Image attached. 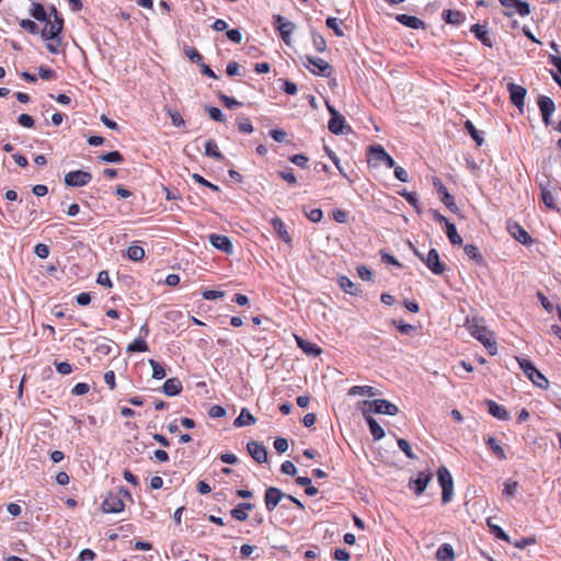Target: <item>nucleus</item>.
Instances as JSON below:
<instances>
[{
	"label": "nucleus",
	"instance_id": "f257e3e1",
	"mask_svg": "<svg viewBox=\"0 0 561 561\" xmlns=\"http://www.w3.org/2000/svg\"><path fill=\"white\" fill-rule=\"evenodd\" d=\"M466 328L468 332L483 344L490 355L497 353V343L493 339L492 333L484 325V319L480 317L467 318Z\"/></svg>",
	"mask_w": 561,
	"mask_h": 561
},
{
	"label": "nucleus",
	"instance_id": "f03ea898",
	"mask_svg": "<svg viewBox=\"0 0 561 561\" xmlns=\"http://www.w3.org/2000/svg\"><path fill=\"white\" fill-rule=\"evenodd\" d=\"M124 499L131 501L130 492L122 486L118 492H110L102 503V510L105 513H121L125 508Z\"/></svg>",
	"mask_w": 561,
	"mask_h": 561
},
{
	"label": "nucleus",
	"instance_id": "7ed1b4c3",
	"mask_svg": "<svg viewBox=\"0 0 561 561\" xmlns=\"http://www.w3.org/2000/svg\"><path fill=\"white\" fill-rule=\"evenodd\" d=\"M51 13L54 14V20L47 18V23L41 33L42 38L45 41H55L56 37H60L64 28V20L55 8L51 9Z\"/></svg>",
	"mask_w": 561,
	"mask_h": 561
},
{
	"label": "nucleus",
	"instance_id": "20e7f679",
	"mask_svg": "<svg viewBox=\"0 0 561 561\" xmlns=\"http://www.w3.org/2000/svg\"><path fill=\"white\" fill-rule=\"evenodd\" d=\"M438 483L442 488V502L447 504L451 501L454 494V480L446 467H439L437 470Z\"/></svg>",
	"mask_w": 561,
	"mask_h": 561
},
{
	"label": "nucleus",
	"instance_id": "39448f33",
	"mask_svg": "<svg viewBox=\"0 0 561 561\" xmlns=\"http://www.w3.org/2000/svg\"><path fill=\"white\" fill-rule=\"evenodd\" d=\"M518 364L522 370L525 373V375L534 382V385L541 389L548 388V379L540 371L537 370V368L529 359H518Z\"/></svg>",
	"mask_w": 561,
	"mask_h": 561
},
{
	"label": "nucleus",
	"instance_id": "423d86ee",
	"mask_svg": "<svg viewBox=\"0 0 561 561\" xmlns=\"http://www.w3.org/2000/svg\"><path fill=\"white\" fill-rule=\"evenodd\" d=\"M505 8L504 15L507 18L518 14L519 16H527L530 13L529 4L522 0H499Z\"/></svg>",
	"mask_w": 561,
	"mask_h": 561
},
{
	"label": "nucleus",
	"instance_id": "0eeeda50",
	"mask_svg": "<svg viewBox=\"0 0 561 561\" xmlns=\"http://www.w3.org/2000/svg\"><path fill=\"white\" fill-rule=\"evenodd\" d=\"M416 256L422 260L425 265L431 270V272L435 275H442L446 266L440 261L439 253L436 249H431L427 253V256L424 257L421 253L415 251Z\"/></svg>",
	"mask_w": 561,
	"mask_h": 561
},
{
	"label": "nucleus",
	"instance_id": "6e6552de",
	"mask_svg": "<svg viewBox=\"0 0 561 561\" xmlns=\"http://www.w3.org/2000/svg\"><path fill=\"white\" fill-rule=\"evenodd\" d=\"M365 405H369V409H366L367 413L396 415L399 412L398 407L386 399L365 401Z\"/></svg>",
	"mask_w": 561,
	"mask_h": 561
},
{
	"label": "nucleus",
	"instance_id": "1a4fd4ad",
	"mask_svg": "<svg viewBox=\"0 0 561 561\" xmlns=\"http://www.w3.org/2000/svg\"><path fill=\"white\" fill-rule=\"evenodd\" d=\"M92 180V174L88 171L76 170L65 175V184L71 187H81L88 185Z\"/></svg>",
	"mask_w": 561,
	"mask_h": 561
},
{
	"label": "nucleus",
	"instance_id": "9d476101",
	"mask_svg": "<svg viewBox=\"0 0 561 561\" xmlns=\"http://www.w3.org/2000/svg\"><path fill=\"white\" fill-rule=\"evenodd\" d=\"M307 64L305 65L313 75L329 77L332 73L331 65L321 58L306 56Z\"/></svg>",
	"mask_w": 561,
	"mask_h": 561
},
{
	"label": "nucleus",
	"instance_id": "9b49d317",
	"mask_svg": "<svg viewBox=\"0 0 561 561\" xmlns=\"http://www.w3.org/2000/svg\"><path fill=\"white\" fill-rule=\"evenodd\" d=\"M274 26L286 45H290V35L295 30V24L282 15H274Z\"/></svg>",
	"mask_w": 561,
	"mask_h": 561
},
{
	"label": "nucleus",
	"instance_id": "f8f14e48",
	"mask_svg": "<svg viewBox=\"0 0 561 561\" xmlns=\"http://www.w3.org/2000/svg\"><path fill=\"white\" fill-rule=\"evenodd\" d=\"M328 111L331 115L328 128L332 134L340 135L344 134L345 128V119L340 113L330 104H327Z\"/></svg>",
	"mask_w": 561,
	"mask_h": 561
},
{
	"label": "nucleus",
	"instance_id": "ddd939ff",
	"mask_svg": "<svg viewBox=\"0 0 561 561\" xmlns=\"http://www.w3.org/2000/svg\"><path fill=\"white\" fill-rule=\"evenodd\" d=\"M537 104L540 110L543 124L549 126L551 124V115L556 111L553 100L549 96L540 95L538 98Z\"/></svg>",
	"mask_w": 561,
	"mask_h": 561
},
{
	"label": "nucleus",
	"instance_id": "4468645a",
	"mask_svg": "<svg viewBox=\"0 0 561 561\" xmlns=\"http://www.w3.org/2000/svg\"><path fill=\"white\" fill-rule=\"evenodd\" d=\"M286 494L278 488L270 486L264 494L266 510L273 512Z\"/></svg>",
	"mask_w": 561,
	"mask_h": 561
},
{
	"label": "nucleus",
	"instance_id": "2eb2a0df",
	"mask_svg": "<svg viewBox=\"0 0 561 561\" xmlns=\"http://www.w3.org/2000/svg\"><path fill=\"white\" fill-rule=\"evenodd\" d=\"M432 479L433 474L431 472L422 471L419 472L415 479H410L409 486L414 491V494L419 496L424 493Z\"/></svg>",
	"mask_w": 561,
	"mask_h": 561
},
{
	"label": "nucleus",
	"instance_id": "dca6fc26",
	"mask_svg": "<svg viewBox=\"0 0 561 561\" xmlns=\"http://www.w3.org/2000/svg\"><path fill=\"white\" fill-rule=\"evenodd\" d=\"M507 230L522 244L531 245L534 243L533 238L518 222H508Z\"/></svg>",
	"mask_w": 561,
	"mask_h": 561
},
{
	"label": "nucleus",
	"instance_id": "f3484780",
	"mask_svg": "<svg viewBox=\"0 0 561 561\" xmlns=\"http://www.w3.org/2000/svg\"><path fill=\"white\" fill-rule=\"evenodd\" d=\"M247 449L251 457L259 463H265L267 461V450L265 446L259 442L252 440L248 443Z\"/></svg>",
	"mask_w": 561,
	"mask_h": 561
},
{
	"label": "nucleus",
	"instance_id": "a211bd4d",
	"mask_svg": "<svg viewBox=\"0 0 561 561\" xmlns=\"http://www.w3.org/2000/svg\"><path fill=\"white\" fill-rule=\"evenodd\" d=\"M507 90L510 92L511 102L518 108H522L527 93L526 89L515 83H508Z\"/></svg>",
	"mask_w": 561,
	"mask_h": 561
},
{
	"label": "nucleus",
	"instance_id": "6ab92c4d",
	"mask_svg": "<svg viewBox=\"0 0 561 561\" xmlns=\"http://www.w3.org/2000/svg\"><path fill=\"white\" fill-rule=\"evenodd\" d=\"M370 156L374 160L383 162L387 168H393L396 162L392 157L383 149L382 146H371L369 148Z\"/></svg>",
	"mask_w": 561,
	"mask_h": 561
},
{
	"label": "nucleus",
	"instance_id": "aec40b11",
	"mask_svg": "<svg viewBox=\"0 0 561 561\" xmlns=\"http://www.w3.org/2000/svg\"><path fill=\"white\" fill-rule=\"evenodd\" d=\"M437 193L440 195L442 203L449 209H454L456 207L454 196L448 192L447 187L443 184V182L435 178L433 182Z\"/></svg>",
	"mask_w": 561,
	"mask_h": 561
},
{
	"label": "nucleus",
	"instance_id": "412c9836",
	"mask_svg": "<svg viewBox=\"0 0 561 561\" xmlns=\"http://www.w3.org/2000/svg\"><path fill=\"white\" fill-rule=\"evenodd\" d=\"M209 241L213 247L225 253L232 252L233 247L230 239L227 236L214 233L209 236Z\"/></svg>",
	"mask_w": 561,
	"mask_h": 561
},
{
	"label": "nucleus",
	"instance_id": "4be33fe9",
	"mask_svg": "<svg viewBox=\"0 0 561 561\" xmlns=\"http://www.w3.org/2000/svg\"><path fill=\"white\" fill-rule=\"evenodd\" d=\"M271 224L274 230L277 232L278 237L288 245H291L293 239L290 233L288 232L284 221L279 217H274L271 220Z\"/></svg>",
	"mask_w": 561,
	"mask_h": 561
},
{
	"label": "nucleus",
	"instance_id": "5701e85b",
	"mask_svg": "<svg viewBox=\"0 0 561 561\" xmlns=\"http://www.w3.org/2000/svg\"><path fill=\"white\" fill-rule=\"evenodd\" d=\"M485 404L488 407L489 413L493 417H495L497 420H502V421H506L510 419V414L503 405L496 403L493 400H486Z\"/></svg>",
	"mask_w": 561,
	"mask_h": 561
},
{
	"label": "nucleus",
	"instance_id": "b1692460",
	"mask_svg": "<svg viewBox=\"0 0 561 561\" xmlns=\"http://www.w3.org/2000/svg\"><path fill=\"white\" fill-rule=\"evenodd\" d=\"M396 20L399 23H401L402 25L413 28V30H419V28L425 27V23L421 19L413 16V15L403 14V13L397 14Z\"/></svg>",
	"mask_w": 561,
	"mask_h": 561
},
{
	"label": "nucleus",
	"instance_id": "393cba45",
	"mask_svg": "<svg viewBox=\"0 0 561 561\" xmlns=\"http://www.w3.org/2000/svg\"><path fill=\"white\" fill-rule=\"evenodd\" d=\"M442 15L446 23L453 24L456 26L461 25L466 21V15L461 11H458V10H450V9L444 10Z\"/></svg>",
	"mask_w": 561,
	"mask_h": 561
},
{
	"label": "nucleus",
	"instance_id": "a878e982",
	"mask_svg": "<svg viewBox=\"0 0 561 561\" xmlns=\"http://www.w3.org/2000/svg\"><path fill=\"white\" fill-rule=\"evenodd\" d=\"M470 31L474 34V36L486 47L493 46V41L483 25L473 24Z\"/></svg>",
	"mask_w": 561,
	"mask_h": 561
},
{
	"label": "nucleus",
	"instance_id": "bb28decb",
	"mask_svg": "<svg viewBox=\"0 0 561 561\" xmlns=\"http://www.w3.org/2000/svg\"><path fill=\"white\" fill-rule=\"evenodd\" d=\"M183 390V386L180 379L178 378H169L165 380L162 387V391L164 394L169 397H173L179 394Z\"/></svg>",
	"mask_w": 561,
	"mask_h": 561
},
{
	"label": "nucleus",
	"instance_id": "cd10ccee",
	"mask_svg": "<svg viewBox=\"0 0 561 561\" xmlns=\"http://www.w3.org/2000/svg\"><path fill=\"white\" fill-rule=\"evenodd\" d=\"M363 414L366 419V422L369 426V431H370V434L373 435L374 439L375 440H380L381 438L385 437V431L383 428L377 423V421L375 419H373L371 416L367 415V411L366 409L363 410Z\"/></svg>",
	"mask_w": 561,
	"mask_h": 561
},
{
	"label": "nucleus",
	"instance_id": "c85d7f7f",
	"mask_svg": "<svg viewBox=\"0 0 561 561\" xmlns=\"http://www.w3.org/2000/svg\"><path fill=\"white\" fill-rule=\"evenodd\" d=\"M253 507L254 505L252 503H240L237 507L231 510L230 514L234 519L243 522L248 519V512L252 511Z\"/></svg>",
	"mask_w": 561,
	"mask_h": 561
},
{
	"label": "nucleus",
	"instance_id": "c756f323",
	"mask_svg": "<svg viewBox=\"0 0 561 561\" xmlns=\"http://www.w3.org/2000/svg\"><path fill=\"white\" fill-rule=\"evenodd\" d=\"M456 558L454 548L450 543H443L436 551L437 561H454Z\"/></svg>",
	"mask_w": 561,
	"mask_h": 561
},
{
	"label": "nucleus",
	"instance_id": "7c9ffc66",
	"mask_svg": "<svg viewBox=\"0 0 561 561\" xmlns=\"http://www.w3.org/2000/svg\"><path fill=\"white\" fill-rule=\"evenodd\" d=\"M298 346L308 355L318 356L321 354V348L312 342L306 341L300 336H296Z\"/></svg>",
	"mask_w": 561,
	"mask_h": 561
},
{
	"label": "nucleus",
	"instance_id": "2f4dec72",
	"mask_svg": "<svg viewBox=\"0 0 561 561\" xmlns=\"http://www.w3.org/2000/svg\"><path fill=\"white\" fill-rule=\"evenodd\" d=\"M339 285L346 294L356 296L360 293L359 286L346 276L339 277Z\"/></svg>",
	"mask_w": 561,
	"mask_h": 561
},
{
	"label": "nucleus",
	"instance_id": "473e14b6",
	"mask_svg": "<svg viewBox=\"0 0 561 561\" xmlns=\"http://www.w3.org/2000/svg\"><path fill=\"white\" fill-rule=\"evenodd\" d=\"M256 419L247 410L242 409L239 416L234 420L233 425L237 427L253 425Z\"/></svg>",
	"mask_w": 561,
	"mask_h": 561
},
{
	"label": "nucleus",
	"instance_id": "72a5a7b5",
	"mask_svg": "<svg viewBox=\"0 0 561 561\" xmlns=\"http://www.w3.org/2000/svg\"><path fill=\"white\" fill-rule=\"evenodd\" d=\"M205 154L216 160H224L225 156L220 152L217 144L209 139L205 144Z\"/></svg>",
	"mask_w": 561,
	"mask_h": 561
},
{
	"label": "nucleus",
	"instance_id": "f704fd0d",
	"mask_svg": "<svg viewBox=\"0 0 561 561\" xmlns=\"http://www.w3.org/2000/svg\"><path fill=\"white\" fill-rule=\"evenodd\" d=\"M488 447L492 450L494 456H496L500 460L506 459V454L504 448L500 445V443L494 437H489L486 439Z\"/></svg>",
	"mask_w": 561,
	"mask_h": 561
},
{
	"label": "nucleus",
	"instance_id": "c9c22d12",
	"mask_svg": "<svg viewBox=\"0 0 561 561\" xmlns=\"http://www.w3.org/2000/svg\"><path fill=\"white\" fill-rule=\"evenodd\" d=\"M463 250L467 256L476 264L481 265L483 263V256L474 244H466Z\"/></svg>",
	"mask_w": 561,
	"mask_h": 561
},
{
	"label": "nucleus",
	"instance_id": "e433bc0d",
	"mask_svg": "<svg viewBox=\"0 0 561 561\" xmlns=\"http://www.w3.org/2000/svg\"><path fill=\"white\" fill-rule=\"evenodd\" d=\"M465 128L468 131V134L471 136V138L474 140L477 146H482L484 142V138L481 136V133L476 128L473 123L471 121L465 122Z\"/></svg>",
	"mask_w": 561,
	"mask_h": 561
},
{
	"label": "nucleus",
	"instance_id": "4c0bfd02",
	"mask_svg": "<svg viewBox=\"0 0 561 561\" xmlns=\"http://www.w3.org/2000/svg\"><path fill=\"white\" fill-rule=\"evenodd\" d=\"M541 199H542V202H543V204L546 205L547 208H549V209H556L557 208L556 194L552 191H550L549 188L542 187V190H541Z\"/></svg>",
	"mask_w": 561,
	"mask_h": 561
},
{
	"label": "nucleus",
	"instance_id": "58836bf2",
	"mask_svg": "<svg viewBox=\"0 0 561 561\" xmlns=\"http://www.w3.org/2000/svg\"><path fill=\"white\" fill-rule=\"evenodd\" d=\"M126 254L129 260L139 262L145 257V250L139 245L131 244L127 248Z\"/></svg>",
	"mask_w": 561,
	"mask_h": 561
},
{
	"label": "nucleus",
	"instance_id": "ea45409f",
	"mask_svg": "<svg viewBox=\"0 0 561 561\" xmlns=\"http://www.w3.org/2000/svg\"><path fill=\"white\" fill-rule=\"evenodd\" d=\"M445 231H446L447 238H448V240L450 241L451 244L460 245L462 243V239L458 234L457 228H456V226L453 222H449L445 227Z\"/></svg>",
	"mask_w": 561,
	"mask_h": 561
},
{
	"label": "nucleus",
	"instance_id": "a19ab883",
	"mask_svg": "<svg viewBox=\"0 0 561 561\" xmlns=\"http://www.w3.org/2000/svg\"><path fill=\"white\" fill-rule=\"evenodd\" d=\"M30 14L37 21H46L47 20V12L43 4L33 2L32 8L30 9Z\"/></svg>",
	"mask_w": 561,
	"mask_h": 561
},
{
	"label": "nucleus",
	"instance_id": "79ce46f5",
	"mask_svg": "<svg viewBox=\"0 0 561 561\" xmlns=\"http://www.w3.org/2000/svg\"><path fill=\"white\" fill-rule=\"evenodd\" d=\"M148 350L149 347L147 342L140 337L135 339L126 348L127 353L147 352Z\"/></svg>",
	"mask_w": 561,
	"mask_h": 561
},
{
	"label": "nucleus",
	"instance_id": "37998d69",
	"mask_svg": "<svg viewBox=\"0 0 561 561\" xmlns=\"http://www.w3.org/2000/svg\"><path fill=\"white\" fill-rule=\"evenodd\" d=\"M486 525L490 528V531L497 538L504 541L510 542L508 536L505 534V531L497 525H495L492 520V517H489L486 519Z\"/></svg>",
	"mask_w": 561,
	"mask_h": 561
},
{
	"label": "nucleus",
	"instance_id": "c03bdc74",
	"mask_svg": "<svg viewBox=\"0 0 561 561\" xmlns=\"http://www.w3.org/2000/svg\"><path fill=\"white\" fill-rule=\"evenodd\" d=\"M311 37H312V44L317 51L323 53L327 50V41L320 33L312 32Z\"/></svg>",
	"mask_w": 561,
	"mask_h": 561
},
{
	"label": "nucleus",
	"instance_id": "a18cd8bd",
	"mask_svg": "<svg viewBox=\"0 0 561 561\" xmlns=\"http://www.w3.org/2000/svg\"><path fill=\"white\" fill-rule=\"evenodd\" d=\"M325 24L329 28H331L334 32L336 36H344V32L341 27L342 21H340L339 19L330 16L327 19Z\"/></svg>",
	"mask_w": 561,
	"mask_h": 561
},
{
	"label": "nucleus",
	"instance_id": "49530a36",
	"mask_svg": "<svg viewBox=\"0 0 561 561\" xmlns=\"http://www.w3.org/2000/svg\"><path fill=\"white\" fill-rule=\"evenodd\" d=\"M149 365L152 368V378L163 379L167 376L164 367L154 359H149Z\"/></svg>",
	"mask_w": 561,
	"mask_h": 561
},
{
	"label": "nucleus",
	"instance_id": "de8ad7c7",
	"mask_svg": "<svg viewBox=\"0 0 561 561\" xmlns=\"http://www.w3.org/2000/svg\"><path fill=\"white\" fill-rule=\"evenodd\" d=\"M99 158L102 161L110 162V163H121L124 161V158L119 151H111V152L101 154Z\"/></svg>",
	"mask_w": 561,
	"mask_h": 561
},
{
	"label": "nucleus",
	"instance_id": "09e8293b",
	"mask_svg": "<svg viewBox=\"0 0 561 561\" xmlns=\"http://www.w3.org/2000/svg\"><path fill=\"white\" fill-rule=\"evenodd\" d=\"M348 393L352 394V396H355V394H360V396H375V391H374V388L370 387V386H354L352 387L350 390H348Z\"/></svg>",
	"mask_w": 561,
	"mask_h": 561
},
{
	"label": "nucleus",
	"instance_id": "8fccbe9b",
	"mask_svg": "<svg viewBox=\"0 0 561 561\" xmlns=\"http://www.w3.org/2000/svg\"><path fill=\"white\" fill-rule=\"evenodd\" d=\"M205 110L213 121L219 122V123L225 122V115L222 114L220 108H218L216 106H205Z\"/></svg>",
	"mask_w": 561,
	"mask_h": 561
},
{
	"label": "nucleus",
	"instance_id": "3c124183",
	"mask_svg": "<svg viewBox=\"0 0 561 561\" xmlns=\"http://www.w3.org/2000/svg\"><path fill=\"white\" fill-rule=\"evenodd\" d=\"M399 448L404 453L409 459H415L416 456L413 453L409 442L404 438H398L397 440Z\"/></svg>",
	"mask_w": 561,
	"mask_h": 561
},
{
	"label": "nucleus",
	"instance_id": "603ef678",
	"mask_svg": "<svg viewBox=\"0 0 561 561\" xmlns=\"http://www.w3.org/2000/svg\"><path fill=\"white\" fill-rule=\"evenodd\" d=\"M218 98L227 108H234V107L242 105L241 102H239L221 92L218 94Z\"/></svg>",
	"mask_w": 561,
	"mask_h": 561
},
{
	"label": "nucleus",
	"instance_id": "864d4df0",
	"mask_svg": "<svg viewBox=\"0 0 561 561\" xmlns=\"http://www.w3.org/2000/svg\"><path fill=\"white\" fill-rule=\"evenodd\" d=\"M20 26L31 34H37V32H38L37 24L34 21L28 20V19L21 20Z\"/></svg>",
	"mask_w": 561,
	"mask_h": 561
},
{
	"label": "nucleus",
	"instance_id": "5fc2aeb1",
	"mask_svg": "<svg viewBox=\"0 0 561 561\" xmlns=\"http://www.w3.org/2000/svg\"><path fill=\"white\" fill-rule=\"evenodd\" d=\"M38 76L44 80H54L57 77L56 71L46 66H39Z\"/></svg>",
	"mask_w": 561,
	"mask_h": 561
},
{
	"label": "nucleus",
	"instance_id": "6e6d98bb",
	"mask_svg": "<svg viewBox=\"0 0 561 561\" xmlns=\"http://www.w3.org/2000/svg\"><path fill=\"white\" fill-rule=\"evenodd\" d=\"M278 174L289 185L295 186L297 184V179H296V176H295V174H294L291 169H287V170L280 171Z\"/></svg>",
	"mask_w": 561,
	"mask_h": 561
},
{
	"label": "nucleus",
	"instance_id": "4d7b16f0",
	"mask_svg": "<svg viewBox=\"0 0 561 561\" xmlns=\"http://www.w3.org/2000/svg\"><path fill=\"white\" fill-rule=\"evenodd\" d=\"M168 114L174 126L180 127L185 125L184 118L178 111L168 110Z\"/></svg>",
	"mask_w": 561,
	"mask_h": 561
},
{
	"label": "nucleus",
	"instance_id": "13d9d810",
	"mask_svg": "<svg viewBox=\"0 0 561 561\" xmlns=\"http://www.w3.org/2000/svg\"><path fill=\"white\" fill-rule=\"evenodd\" d=\"M185 55L196 64H201L203 60V56L195 49L194 47H186Z\"/></svg>",
	"mask_w": 561,
	"mask_h": 561
},
{
	"label": "nucleus",
	"instance_id": "bf43d9fd",
	"mask_svg": "<svg viewBox=\"0 0 561 561\" xmlns=\"http://www.w3.org/2000/svg\"><path fill=\"white\" fill-rule=\"evenodd\" d=\"M18 123L23 126V127H26V128H32L35 124V121L34 118L28 115V114H21L19 117H18Z\"/></svg>",
	"mask_w": 561,
	"mask_h": 561
},
{
	"label": "nucleus",
	"instance_id": "052dcab7",
	"mask_svg": "<svg viewBox=\"0 0 561 561\" xmlns=\"http://www.w3.org/2000/svg\"><path fill=\"white\" fill-rule=\"evenodd\" d=\"M274 448L279 454L285 453L288 449V440L284 437H277L274 440Z\"/></svg>",
	"mask_w": 561,
	"mask_h": 561
},
{
	"label": "nucleus",
	"instance_id": "680f3d73",
	"mask_svg": "<svg viewBox=\"0 0 561 561\" xmlns=\"http://www.w3.org/2000/svg\"><path fill=\"white\" fill-rule=\"evenodd\" d=\"M238 128L243 134H251L253 131V125L249 118L238 122Z\"/></svg>",
	"mask_w": 561,
	"mask_h": 561
},
{
	"label": "nucleus",
	"instance_id": "e2e57ef3",
	"mask_svg": "<svg viewBox=\"0 0 561 561\" xmlns=\"http://www.w3.org/2000/svg\"><path fill=\"white\" fill-rule=\"evenodd\" d=\"M306 216L308 219L312 222H319L321 221L323 217V211L320 208H313L306 213Z\"/></svg>",
	"mask_w": 561,
	"mask_h": 561
},
{
	"label": "nucleus",
	"instance_id": "0e129e2a",
	"mask_svg": "<svg viewBox=\"0 0 561 561\" xmlns=\"http://www.w3.org/2000/svg\"><path fill=\"white\" fill-rule=\"evenodd\" d=\"M96 282L98 284L108 288L113 286L111 277L106 271H101L99 273Z\"/></svg>",
	"mask_w": 561,
	"mask_h": 561
},
{
	"label": "nucleus",
	"instance_id": "69168bd1",
	"mask_svg": "<svg viewBox=\"0 0 561 561\" xmlns=\"http://www.w3.org/2000/svg\"><path fill=\"white\" fill-rule=\"evenodd\" d=\"M89 391H90V386L85 382H79V383L75 385V387L71 390V392L75 396H83V394H87Z\"/></svg>",
	"mask_w": 561,
	"mask_h": 561
},
{
	"label": "nucleus",
	"instance_id": "338daca9",
	"mask_svg": "<svg viewBox=\"0 0 561 561\" xmlns=\"http://www.w3.org/2000/svg\"><path fill=\"white\" fill-rule=\"evenodd\" d=\"M280 471L288 476H295L297 472V469H296V466L291 461L286 460L282 463Z\"/></svg>",
	"mask_w": 561,
	"mask_h": 561
},
{
	"label": "nucleus",
	"instance_id": "774afa93",
	"mask_svg": "<svg viewBox=\"0 0 561 561\" xmlns=\"http://www.w3.org/2000/svg\"><path fill=\"white\" fill-rule=\"evenodd\" d=\"M34 253L41 259H46L49 255V248L44 243H38L35 245Z\"/></svg>",
	"mask_w": 561,
	"mask_h": 561
}]
</instances>
